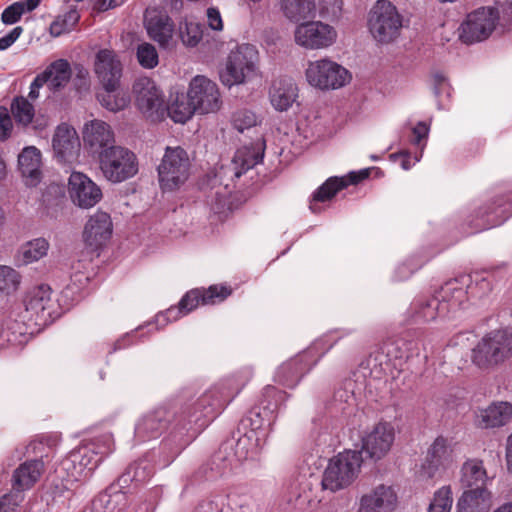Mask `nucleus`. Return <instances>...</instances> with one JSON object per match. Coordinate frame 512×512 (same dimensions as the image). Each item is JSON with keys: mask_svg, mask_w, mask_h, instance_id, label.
Wrapping results in <instances>:
<instances>
[{"mask_svg": "<svg viewBox=\"0 0 512 512\" xmlns=\"http://www.w3.org/2000/svg\"><path fill=\"white\" fill-rule=\"evenodd\" d=\"M237 375L218 382L191 403L183 404L173 410L175 430H193L199 433L216 419L228 403L240 393L246 385Z\"/></svg>", "mask_w": 512, "mask_h": 512, "instance_id": "f257e3e1", "label": "nucleus"}, {"mask_svg": "<svg viewBox=\"0 0 512 512\" xmlns=\"http://www.w3.org/2000/svg\"><path fill=\"white\" fill-rule=\"evenodd\" d=\"M95 73L103 85V91L97 94L101 105L112 112L125 109L131 98L128 91L120 88L122 64L112 51L103 49L97 53Z\"/></svg>", "mask_w": 512, "mask_h": 512, "instance_id": "f03ea898", "label": "nucleus"}, {"mask_svg": "<svg viewBox=\"0 0 512 512\" xmlns=\"http://www.w3.org/2000/svg\"><path fill=\"white\" fill-rule=\"evenodd\" d=\"M512 357V327L486 333L471 350L472 363L481 370H490Z\"/></svg>", "mask_w": 512, "mask_h": 512, "instance_id": "7ed1b4c3", "label": "nucleus"}, {"mask_svg": "<svg viewBox=\"0 0 512 512\" xmlns=\"http://www.w3.org/2000/svg\"><path fill=\"white\" fill-rule=\"evenodd\" d=\"M341 338L342 336H338L332 339L331 336H328L327 338L318 339L306 350L281 364L276 374L278 382L288 388L295 387L302 377L308 373Z\"/></svg>", "mask_w": 512, "mask_h": 512, "instance_id": "20e7f679", "label": "nucleus"}, {"mask_svg": "<svg viewBox=\"0 0 512 512\" xmlns=\"http://www.w3.org/2000/svg\"><path fill=\"white\" fill-rule=\"evenodd\" d=\"M190 168V158L184 148L180 146H167L157 166L158 181L161 190L166 192L179 189L188 180Z\"/></svg>", "mask_w": 512, "mask_h": 512, "instance_id": "39448f33", "label": "nucleus"}, {"mask_svg": "<svg viewBox=\"0 0 512 512\" xmlns=\"http://www.w3.org/2000/svg\"><path fill=\"white\" fill-rule=\"evenodd\" d=\"M362 462V451L358 450H345L334 456L324 471L323 489L336 492L349 486L357 477Z\"/></svg>", "mask_w": 512, "mask_h": 512, "instance_id": "423d86ee", "label": "nucleus"}, {"mask_svg": "<svg viewBox=\"0 0 512 512\" xmlns=\"http://www.w3.org/2000/svg\"><path fill=\"white\" fill-rule=\"evenodd\" d=\"M97 160L104 178L111 183L124 182L138 173L137 156L122 146L105 149Z\"/></svg>", "mask_w": 512, "mask_h": 512, "instance_id": "0eeeda50", "label": "nucleus"}, {"mask_svg": "<svg viewBox=\"0 0 512 512\" xmlns=\"http://www.w3.org/2000/svg\"><path fill=\"white\" fill-rule=\"evenodd\" d=\"M24 318L38 329L51 324L60 316L59 306L52 298L50 286L41 284L29 290L23 300Z\"/></svg>", "mask_w": 512, "mask_h": 512, "instance_id": "6e6552de", "label": "nucleus"}, {"mask_svg": "<svg viewBox=\"0 0 512 512\" xmlns=\"http://www.w3.org/2000/svg\"><path fill=\"white\" fill-rule=\"evenodd\" d=\"M258 51L251 44L237 45L227 56L225 69L220 73L224 85L242 84L255 74Z\"/></svg>", "mask_w": 512, "mask_h": 512, "instance_id": "1a4fd4ad", "label": "nucleus"}, {"mask_svg": "<svg viewBox=\"0 0 512 512\" xmlns=\"http://www.w3.org/2000/svg\"><path fill=\"white\" fill-rule=\"evenodd\" d=\"M232 294V288L226 285H211L208 288H194L181 298L177 306L168 308L162 317L168 321H176L187 315L199 305H214L223 302Z\"/></svg>", "mask_w": 512, "mask_h": 512, "instance_id": "9d476101", "label": "nucleus"}, {"mask_svg": "<svg viewBox=\"0 0 512 512\" xmlns=\"http://www.w3.org/2000/svg\"><path fill=\"white\" fill-rule=\"evenodd\" d=\"M369 31L380 43H390L399 35L402 17L388 0H378L369 13Z\"/></svg>", "mask_w": 512, "mask_h": 512, "instance_id": "9b49d317", "label": "nucleus"}, {"mask_svg": "<svg viewBox=\"0 0 512 512\" xmlns=\"http://www.w3.org/2000/svg\"><path fill=\"white\" fill-rule=\"evenodd\" d=\"M512 215V192L496 197L491 203L477 208L471 213L466 224L468 233H477L501 225Z\"/></svg>", "mask_w": 512, "mask_h": 512, "instance_id": "f8f14e48", "label": "nucleus"}, {"mask_svg": "<svg viewBox=\"0 0 512 512\" xmlns=\"http://www.w3.org/2000/svg\"><path fill=\"white\" fill-rule=\"evenodd\" d=\"M288 395L285 391L274 386H266L257 403L249 410L242 420L248 423L252 431L271 427L276 420L279 407L286 401Z\"/></svg>", "mask_w": 512, "mask_h": 512, "instance_id": "ddd939ff", "label": "nucleus"}, {"mask_svg": "<svg viewBox=\"0 0 512 512\" xmlns=\"http://www.w3.org/2000/svg\"><path fill=\"white\" fill-rule=\"evenodd\" d=\"M306 78L310 85L322 90L338 89L351 80L350 72L330 59L310 62L306 69Z\"/></svg>", "mask_w": 512, "mask_h": 512, "instance_id": "4468645a", "label": "nucleus"}, {"mask_svg": "<svg viewBox=\"0 0 512 512\" xmlns=\"http://www.w3.org/2000/svg\"><path fill=\"white\" fill-rule=\"evenodd\" d=\"M135 104L139 111L153 122L161 121L166 116L163 93L150 78L137 79L133 84Z\"/></svg>", "mask_w": 512, "mask_h": 512, "instance_id": "2eb2a0df", "label": "nucleus"}, {"mask_svg": "<svg viewBox=\"0 0 512 512\" xmlns=\"http://www.w3.org/2000/svg\"><path fill=\"white\" fill-rule=\"evenodd\" d=\"M498 20L499 12L494 7H481L469 13L460 26L461 41L473 44L487 39L494 31Z\"/></svg>", "mask_w": 512, "mask_h": 512, "instance_id": "dca6fc26", "label": "nucleus"}, {"mask_svg": "<svg viewBox=\"0 0 512 512\" xmlns=\"http://www.w3.org/2000/svg\"><path fill=\"white\" fill-rule=\"evenodd\" d=\"M103 459L104 453L97 452L92 444L71 451L61 465L73 481H78L91 474Z\"/></svg>", "mask_w": 512, "mask_h": 512, "instance_id": "f3484780", "label": "nucleus"}, {"mask_svg": "<svg viewBox=\"0 0 512 512\" xmlns=\"http://www.w3.org/2000/svg\"><path fill=\"white\" fill-rule=\"evenodd\" d=\"M337 34L334 28L321 21L299 24L294 32L295 42L307 49H321L332 45Z\"/></svg>", "mask_w": 512, "mask_h": 512, "instance_id": "a211bd4d", "label": "nucleus"}, {"mask_svg": "<svg viewBox=\"0 0 512 512\" xmlns=\"http://www.w3.org/2000/svg\"><path fill=\"white\" fill-rule=\"evenodd\" d=\"M469 282V275H460L446 281L440 289L435 292L442 305L443 314L449 316L467 306L470 301L467 293Z\"/></svg>", "mask_w": 512, "mask_h": 512, "instance_id": "6ab92c4d", "label": "nucleus"}, {"mask_svg": "<svg viewBox=\"0 0 512 512\" xmlns=\"http://www.w3.org/2000/svg\"><path fill=\"white\" fill-rule=\"evenodd\" d=\"M71 76L70 63L66 59L55 60L34 78L30 85L28 97L31 100L37 99L39 89L47 83L51 91L57 92L69 83Z\"/></svg>", "mask_w": 512, "mask_h": 512, "instance_id": "aec40b11", "label": "nucleus"}, {"mask_svg": "<svg viewBox=\"0 0 512 512\" xmlns=\"http://www.w3.org/2000/svg\"><path fill=\"white\" fill-rule=\"evenodd\" d=\"M170 424L175 429L173 410L166 406H158L145 413L138 420L135 426V437L143 442L157 438Z\"/></svg>", "mask_w": 512, "mask_h": 512, "instance_id": "412c9836", "label": "nucleus"}, {"mask_svg": "<svg viewBox=\"0 0 512 512\" xmlns=\"http://www.w3.org/2000/svg\"><path fill=\"white\" fill-rule=\"evenodd\" d=\"M188 96L194 101L200 114L216 112L222 104L217 84L201 75L191 80Z\"/></svg>", "mask_w": 512, "mask_h": 512, "instance_id": "4be33fe9", "label": "nucleus"}, {"mask_svg": "<svg viewBox=\"0 0 512 512\" xmlns=\"http://www.w3.org/2000/svg\"><path fill=\"white\" fill-rule=\"evenodd\" d=\"M72 202L80 208L94 207L102 199L101 188L82 172H72L68 181Z\"/></svg>", "mask_w": 512, "mask_h": 512, "instance_id": "5701e85b", "label": "nucleus"}, {"mask_svg": "<svg viewBox=\"0 0 512 512\" xmlns=\"http://www.w3.org/2000/svg\"><path fill=\"white\" fill-rule=\"evenodd\" d=\"M453 463V449L448 439L438 436L427 450L421 464V473L427 478H433L440 471H445Z\"/></svg>", "mask_w": 512, "mask_h": 512, "instance_id": "b1692460", "label": "nucleus"}, {"mask_svg": "<svg viewBox=\"0 0 512 512\" xmlns=\"http://www.w3.org/2000/svg\"><path fill=\"white\" fill-rule=\"evenodd\" d=\"M38 328L24 314L11 313L0 324V345L21 346Z\"/></svg>", "mask_w": 512, "mask_h": 512, "instance_id": "393cba45", "label": "nucleus"}, {"mask_svg": "<svg viewBox=\"0 0 512 512\" xmlns=\"http://www.w3.org/2000/svg\"><path fill=\"white\" fill-rule=\"evenodd\" d=\"M394 428L388 422H379L362 438V450L371 459L384 457L394 441Z\"/></svg>", "mask_w": 512, "mask_h": 512, "instance_id": "a878e982", "label": "nucleus"}, {"mask_svg": "<svg viewBox=\"0 0 512 512\" xmlns=\"http://www.w3.org/2000/svg\"><path fill=\"white\" fill-rule=\"evenodd\" d=\"M84 146L98 158L102 151L114 145V134L111 127L99 120L86 124L83 131Z\"/></svg>", "mask_w": 512, "mask_h": 512, "instance_id": "bb28decb", "label": "nucleus"}, {"mask_svg": "<svg viewBox=\"0 0 512 512\" xmlns=\"http://www.w3.org/2000/svg\"><path fill=\"white\" fill-rule=\"evenodd\" d=\"M111 235L112 222L110 215L106 212L98 211L92 215L84 227V241L95 250L101 248Z\"/></svg>", "mask_w": 512, "mask_h": 512, "instance_id": "cd10ccee", "label": "nucleus"}, {"mask_svg": "<svg viewBox=\"0 0 512 512\" xmlns=\"http://www.w3.org/2000/svg\"><path fill=\"white\" fill-rule=\"evenodd\" d=\"M52 146L57 159L70 162L80 148V140L76 130L66 123L60 124L53 135Z\"/></svg>", "mask_w": 512, "mask_h": 512, "instance_id": "c85d7f7f", "label": "nucleus"}, {"mask_svg": "<svg viewBox=\"0 0 512 512\" xmlns=\"http://www.w3.org/2000/svg\"><path fill=\"white\" fill-rule=\"evenodd\" d=\"M42 156L35 146L25 147L18 155V170L27 187H36L42 181Z\"/></svg>", "mask_w": 512, "mask_h": 512, "instance_id": "c756f323", "label": "nucleus"}, {"mask_svg": "<svg viewBox=\"0 0 512 512\" xmlns=\"http://www.w3.org/2000/svg\"><path fill=\"white\" fill-rule=\"evenodd\" d=\"M145 28L148 36L162 48H167L174 33V22L166 14L153 11L145 17Z\"/></svg>", "mask_w": 512, "mask_h": 512, "instance_id": "7c9ffc66", "label": "nucleus"}, {"mask_svg": "<svg viewBox=\"0 0 512 512\" xmlns=\"http://www.w3.org/2000/svg\"><path fill=\"white\" fill-rule=\"evenodd\" d=\"M396 502L397 496L392 487L379 485L370 494L362 496L359 512H391Z\"/></svg>", "mask_w": 512, "mask_h": 512, "instance_id": "2f4dec72", "label": "nucleus"}, {"mask_svg": "<svg viewBox=\"0 0 512 512\" xmlns=\"http://www.w3.org/2000/svg\"><path fill=\"white\" fill-rule=\"evenodd\" d=\"M512 418V405L508 402H494L487 408L479 409L475 425L482 429L499 428Z\"/></svg>", "mask_w": 512, "mask_h": 512, "instance_id": "473e14b6", "label": "nucleus"}, {"mask_svg": "<svg viewBox=\"0 0 512 512\" xmlns=\"http://www.w3.org/2000/svg\"><path fill=\"white\" fill-rule=\"evenodd\" d=\"M43 471L44 463L41 459L27 460L20 464L12 475V491L22 494V492L31 489L39 480Z\"/></svg>", "mask_w": 512, "mask_h": 512, "instance_id": "72a5a7b5", "label": "nucleus"}, {"mask_svg": "<svg viewBox=\"0 0 512 512\" xmlns=\"http://www.w3.org/2000/svg\"><path fill=\"white\" fill-rule=\"evenodd\" d=\"M420 346L419 340L396 337L385 340L380 346V350L389 361H402L419 356Z\"/></svg>", "mask_w": 512, "mask_h": 512, "instance_id": "f704fd0d", "label": "nucleus"}, {"mask_svg": "<svg viewBox=\"0 0 512 512\" xmlns=\"http://www.w3.org/2000/svg\"><path fill=\"white\" fill-rule=\"evenodd\" d=\"M124 488H121L117 483L111 484L106 490L100 493L92 502V507L89 510L94 512H122L128 506V495Z\"/></svg>", "mask_w": 512, "mask_h": 512, "instance_id": "c9c22d12", "label": "nucleus"}, {"mask_svg": "<svg viewBox=\"0 0 512 512\" xmlns=\"http://www.w3.org/2000/svg\"><path fill=\"white\" fill-rule=\"evenodd\" d=\"M11 112L17 125L23 127L31 125L35 131L43 130L48 126V119L43 115L36 116L34 106L23 96L13 99Z\"/></svg>", "mask_w": 512, "mask_h": 512, "instance_id": "e433bc0d", "label": "nucleus"}, {"mask_svg": "<svg viewBox=\"0 0 512 512\" xmlns=\"http://www.w3.org/2000/svg\"><path fill=\"white\" fill-rule=\"evenodd\" d=\"M491 506V492L487 487L464 489L456 504V512H487Z\"/></svg>", "mask_w": 512, "mask_h": 512, "instance_id": "4c0bfd02", "label": "nucleus"}, {"mask_svg": "<svg viewBox=\"0 0 512 512\" xmlns=\"http://www.w3.org/2000/svg\"><path fill=\"white\" fill-rule=\"evenodd\" d=\"M460 485L462 489L486 487L487 472L483 461L480 459H468L461 467Z\"/></svg>", "mask_w": 512, "mask_h": 512, "instance_id": "58836bf2", "label": "nucleus"}, {"mask_svg": "<svg viewBox=\"0 0 512 512\" xmlns=\"http://www.w3.org/2000/svg\"><path fill=\"white\" fill-rule=\"evenodd\" d=\"M346 188L344 178L332 176L329 177L321 186H319L312 194L309 208L313 213H319L320 207L318 203L330 201L335 195Z\"/></svg>", "mask_w": 512, "mask_h": 512, "instance_id": "ea45409f", "label": "nucleus"}, {"mask_svg": "<svg viewBox=\"0 0 512 512\" xmlns=\"http://www.w3.org/2000/svg\"><path fill=\"white\" fill-rule=\"evenodd\" d=\"M442 305L436 294L429 298L418 299L412 306V318L414 322H430L437 317H446L442 313Z\"/></svg>", "mask_w": 512, "mask_h": 512, "instance_id": "a19ab883", "label": "nucleus"}, {"mask_svg": "<svg viewBox=\"0 0 512 512\" xmlns=\"http://www.w3.org/2000/svg\"><path fill=\"white\" fill-rule=\"evenodd\" d=\"M154 474L153 466L148 461H138L130 464L124 473L118 477V484L126 488L130 483L141 484L149 480Z\"/></svg>", "mask_w": 512, "mask_h": 512, "instance_id": "79ce46f5", "label": "nucleus"}, {"mask_svg": "<svg viewBox=\"0 0 512 512\" xmlns=\"http://www.w3.org/2000/svg\"><path fill=\"white\" fill-rule=\"evenodd\" d=\"M195 112H199L198 107L188 94H177L174 101L166 105V115L176 123H185Z\"/></svg>", "mask_w": 512, "mask_h": 512, "instance_id": "37998d69", "label": "nucleus"}, {"mask_svg": "<svg viewBox=\"0 0 512 512\" xmlns=\"http://www.w3.org/2000/svg\"><path fill=\"white\" fill-rule=\"evenodd\" d=\"M280 6L283 14L292 22H300L315 13L314 0H281Z\"/></svg>", "mask_w": 512, "mask_h": 512, "instance_id": "c03bdc74", "label": "nucleus"}, {"mask_svg": "<svg viewBox=\"0 0 512 512\" xmlns=\"http://www.w3.org/2000/svg\"><path fill=\"white\" fill-rule=\"evenodd\" d=\"M295 86L283 80L274 81L270 89V101L276 110H287L295 100Z\"/></svg>", "mask_w": 512, "mask_h": 512, "instance_id": "a18cd8bd", "label": "nucleus"}, {"mask_svg": "<svg viewBox=\"0 0 512 512\" xmlns=\"http://www.w3.org/2000/svg\"><path fill=\"white\" fill-rule=\"evenodd\" d=\"M49 243L44 238H37L24 244L17 254V261L21 265H28L38 261L47 254Z\"/></svg>", "mask_w": 512, "mask_h": 512, "instance_id": "49530a36", "label": "nucleus"}, {"mask_svg": "<svg viewBox=\"0 0 512 512\" xmlns=\"http://www.w3.org/2000/svg\"><path fill=\"white\" fill-rule=\"evenodd\" d=\"M428 259L422 254H413L401 262L395 269L393 280L402 282L408 280L415 272L420 270Z\"/></svg>", "mask_w": 512, "mask_h": 512, "instance_id": "de8ad7c7", "label": "nucleus"}, {"mask_svg": "<svg viewBox=\"0 0 512 512\" xmlns=\"http://www.w3.org/2000/svg\"><path fill=\"white\" fill-rule=\"evenodd\" d=\"M470 276L469 286H467V293L469 300L481 299L492 290L491 280L484 275V273L468 274Z\"/></svg>", "mask_w": 512, "mask_h": 512, "instance_id": "09e8293b", "label": "nucleus"}, {"mask_svg": "<svg viewBox=\"0 0 512 512\" xmlns=\"http://www.w3.org/2000/svg\"><path fill=\"white\" fill-rule=\"evenodd\" d=\"M452 503L453 497L451 486H442L434 493L428 512H450Z\"/></svg>", "mask_w": 512, "mask_h": 512, "instance_id": "8fccbe9b", "label": "nucleus"}, {"mask_svg": "<svg viewBox=\"0 0 512 512\" xmlns=\"http://www.w3.org/2000/svg\"><path fill=\"white\" fill-rule=\"evenodd\" d=\"M432 89L439 106H443L446 102H449L452 87L448 79L442 73L436 72L432 75Z\"/></svg>", "mask_w": 512, "mask_h": 512, "instance_id": "3c124183", "label": "nucleus"}, {"mask_svg": "<svg viewBox=\"0 0 512 512\" xmlns=\"http://www.w3.org/2000/svg\"><path fill=\"white\" fill-rule=\"evenodd\" d=\"M20 274L9 266L0 265V292L10 294L18 289Z\"/></svg>", "mask_w": 512, "mask_h": 512, "instance_id": "603ef678", "label": "nucleus"}, {"mask_svg": "<svg viewBox=\"0 0 512 512\" xmlns=\"http://www.w3.org/2000/svg\"><path fill=\"white\" fill-rule=\"evenodd\" d=\"M136 57L139 64L145 69H153L159 63V56L156 48L147 42L138 45Z\"/></svg>", "mask_w": 512, "mask_h": 512, "instance_id": "864d4df0", "label": "nucleus"}, {"mask_svg": "<svg viewBox=\"0 0 512 512\" xmlns=\"http://www.w3.org/2000/svg\"><path fill=\"white\" fill-rule=\"evenodd\" d=\"M179 32L183 44L190 47H195L203 36L201 25L195 22L181 23Z\"/></svg>", "mask_w": 512, "mask_h": 512, "instance_id": "5fc2aeb1", "label": "nucleus"}, {"mask_svg": "<svg viewBox=\"0 0 512 512\" xmlns=\"http://www.w3.org/2000/svg\"><path fill=\"white\" fill-rule=\"evenodd\" d=\"M42 201L47 208L60 206L65 201V186L50 183L42 193Z\"/></svg>", "mask_w": 512, "mask_h": 512, "instance_id": "6e6d98bb", "label": "nucleus"}, {"mask_svg": "<svg viewBox=\"0 0 512 512\" xmlns=\"http://www.w3.org/2000/svg\"><path fill=\"white\" fill-rule=\"evenodd\" d=\"M207 465L210 466L211 471L209 477L213 478L223 475L230 468L231 462L226 453L219 450L211 456Z\"/></svg>", "mask_w": 512, "mask_h": 512, "instance_id": "4d7b16f0", "label": "nucleus"}, {"mask_svg": "<svg viewBox=\"0 0 512 512\" xmlns=\"http://www.w3.org/2000/svg\"><path fill=\"white\" fill-rule=\"evenodd\" d=\"M232 123L236 130L243 132L256 125V115L250 110L241 109L233 114Z\"/></svg>", "mask_w": 512, "mask_h": 512, "instance_id": "13d9d810", "label": "nucleus"}, {"mask_svg": "<svg viewBox=\"0 0 512 512\" xmlns=\"http://www.w3.org/2000/svg\"><path fill=\"white\" fill-rule=\"evenodd\" d=\"M242 158V169L248 170L250 168H253L255 165L260 163L263 160L264 157V143L258 148L257 151L253 150H246V151H239L237 157Z\"/></svg>", "mask_w": 512, "mask_h": 512, "instance_id": "bf43d9fd", "label": "nucleus"}, {"mask_svg": "<svg viewBox=\"0 0 512 512\" xmlns=\"http://www.w3.org/2000/svg\"><path fill=\"white\" fill-rule=\"evenodd\" d=\"M24 14V9L21 3L14 2L11 5L7 6L2 14L1 21L5 25H13L20 21L22 15Z\"/></svg>", "mask_w": 512, "mask_h": 512, "instance_id": "052dcab7", "label": "nucleus"}, {"mask_svg": "<svg viewBox=\"0 0 512 512\" xmlns=\"http://www.w3.org/2000/svg\"><path fill=\"white\" fill-rule=\"evenodd\" d=\"M23 496L18 492L10 491L0 497V512H15L22 502Z\"/></svg>", "mask_w": 512, "mask_h": 512, "instance_id": "680f3d73", "label": "nucleus"}, {"mask_svg": "<svg viewBox=\"0 0 512 512\" xmlns=\"http://www.w3.org/2000/svg\"><path fill=\"white\" fill-rule=\"evenodd\" d=\"M375 171L376 174H382V171L379 168L372 167V168H365L362 170H359L358 172H350L348 175L343 176L344 182L346 183V188L349 185H357L361 181L367 179L371 172Z\"/></svg>", "mask_w": 512, "mask_h": 512, "instance_id": "e2e57ef3", "label": "nucleus"}, {"mask_svg": "<svg viewBox=\"0 0 512 512\" xmlns=\"http://www.w3.org/2000/svg\"><path fill=\"white\" fill-rule=\"evenodd\" d=\"M13 128V123L8 110L0 107V141L7 140Z\"/></svg>", "mask_w": 512, "mask_h": 512, "instance_id": "0e129e2a", "label": "nucleus"}, {"mask_svg": "<svg viewBox=\"0 0 512 512\" xmlns=\"http://www.w3.org/2000/svg\"><path fill=\"white\" fill-rule=\"evenodd\" d=\"M429 130V125L426 122H418L416 126L412 128V138L410 142L414 145H420L423 140L427 139Z\"/></svg>", "mask_w": 512, "mask_h": 512, "instance_id": "69168bd1", "label": "nucleus"}, {"mask_svg": "<svg viewBox=\"0 0 512 512\" xmlns=\"http://www.w3.org/2000/svg\"><path fill=\"white\" fill-rule=\"evenodd\" d=\"M208 26L215 31L223 29V20L220 11L216 7H209L206 12Z\"/></svg>", "mask_w": 512, "mask_h": 512, "instance_id": "338daca9", "label": "nucleus"}, {"mask_svg": "<svg viewBox=\"0 0 512 512\" xmlns=\"http://www.w3.org/2000/svg\"><path fill=\"white\" fill-rule=\"evenodd\" d=\"M23 33V28L17 26L13 28L7 35L0 38V50L9 48Z\"/></svg>", "mask_w": 512, "mask_h": 512, "instance_id": "774afa93", "label": "nucleus"}]
</instances>
